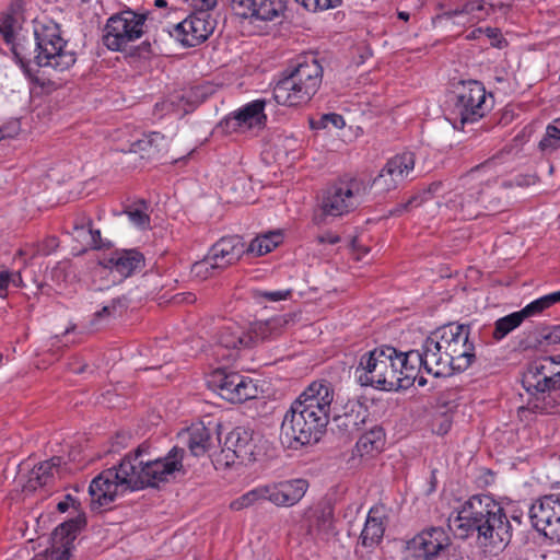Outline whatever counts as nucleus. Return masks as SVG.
<instances>
[{"mask_svg": "<svg viewBox=\"0 0 560 560\" xmlns=\"http://www.w3.org/2000/svg\"><path fill=\"white\" fill-rule=\"evenodd\" d=\"M148 450V445H139L133 453L125 455L118 466L95 477L89 487L92 504L106 506L127 490L155 486L182 469L183 448L174 446L163 458H152Z\"/></svg>", "mask_w": 560, "mask_h": 560, "instance_id": "obj_1", "label": "nucleus"}, {"mask_svg": "<svg viewBox=\"0 0 560 560\" xmlns=\"http://www.w3.org/2000/svg\"><path fill=\"white\" fill-rule=\"evenodd\" d=\"M467 325L451 323L433 330L421 349L408 353L418 354L416 381L420 387L427 384L422 372L435 377L466 371L475 360V345L469 339Z\"/></svg>", "mask_w": 560, "mask_h": 560, "instance_id": "obj_2", "label": "nucleus"}, {"mask_svg": "<svg viewBox=\"0 0 560 560\" xmlns=\"http://www.w3.org/2000/svg\"><path fill=\"white\" fill-rule=\"evenodd\" d=\"M447 521L457 537L476 534L477 541L485 547L502 548L512 538V526L503 506L488 494L472 495Z\"/></svg>", "mask_w": 560, "mask_h": 560, "instance_id": "obj_3", "label": "nucleus"}, {"mask_svg": "<svg viewBox=\"0 0 560 560\" xmlns=\"http://www.w3.org/2000/svg\"><path fill=\"white\" fill-rule=\"evenodd\" d=\"M418 354L382 346L362 353L354 368L355 381L365 387L394 392L415 385Z\"/></svg>", "mask_w": 560, "mask_h": 560, "instance_id": "obj_4", "label": "nucleus"}, {"mask_svg": "<svg viewBox=\"0 0 560 560\" xmlns=\"http://www.w3.org/2000/svg\"><path fill=\"white\" fill-rule=\"evenodd\" d=\"M522 385L527 393V400L517 410L520 417L526 412H557L560 407V354L530 362L523 373Z\"/></svg>", "mask_w": 560, "mask_h": 560, "instance_id": "obj_5", "label": "nucleus"}, {"mask_svg": "<svg viewBox=\"0 0 560 560\" xmlns=\"http://www.w3.org/2000/svg\"><path fill=\"white\" fill-rule=\"evenodd\" d=\"M323 81V67L313 55L300 58L288 75L273 88L275 101L283 106H302L317 93Z\"/></svg>", "mask_w": 560, "mask_h": 560, "instance_id": "obj_6", "label": "nucleus"}, {"mask_svg": "<svg viewBox=\"0 0 560 560\" xmlns=\"http://www.w3.org/2000/svg\"><path fill=\"white\" fill-rule=\"evenodd\" d=\"M498 163L495 159H489L483 163L470 168L463 177L467 189L463 192L453 194L446 201V207L455 212L462 220H470L479 214L477 205L481 201L485 186L497 184Z\"/></svg>", "mask_w": 560, "mask_h": 560, "instance_id": "obj_7", "label": "nucleus"}, {"mask_svg": "<svg viewBox=\"0 0 560 560\" xmlns=\"http://www.w3.org/2000/svg\"><path fill=\"white\" fill-rule=\"evenodd\" d=\"M34 37L37 67H50L57 71H66L75 63V52L67 49L68 43L61 36L60 26L54 21H35Z\"/></svg>", "mask_w": 560, "mask_h": 560, "instance_id": "obj_8", "label": "nucleus"}, {"mask_svg": "<svg viewBox=\"0 0 560 560\" xmlns=\"http://www.w3.org/2000/svg\"><path fill=\"white\" fill-rule=\"evenodd\" d=\"M326 427L324 420H318L292 402L281 423L280 442L287 448L300 450L318 442Z\"/></svg>", "mask_w": 560, "mask_h": 560, "instance_id": "obj_9", "label": "nucleus"}, {"mask_svg": "<svg viewBox=\"0 0 560 560\" xmlns=\"http://www.w3.org/2000/svg\"><path fill=\"white\" fill-rule=\"evenodd\" d=\"M368 186L363 179L345 176L331 184L324 192L320 210L326 217H342L361 203Z\"/></svg>", "mask_w": 560, "mask_h": 560, "instance_id": "obj_10", "label": "nucleus"}, {"mask_svg": "<svg viewBox=\"0 0 560 560\" xmlns=\"http://www.w3.org/2000/svg\"><path fill=\"white\" fill-rule=\"evenodd\" d=\"M266 441L259 433L244 427H237L225 438L217 462L231 466L238 459L241 463H253L265 454Z\"/></svg>", "mask_w": 560, "mask_h": 560, "instance_id": "obj_11", "label": "nucleus"}, {"mask_svg": "<svg viewBox=\"0 0 560 560\" xmlns=\"http://www.w3.org/2000/svg\"><path fill=\"white\" fill-rule=\"evenodd\" d=\"M492 95L485 85L476 80L463 81L458 88L454 110L462 128L483 118L493 106Z\"/></svg>", "mask_w": 560, "mask_h": 560, "instance_id": "obj_12", "label": "nucleus"}, {"mask_svg": "<svg viewBox=\"0 0 560 560\" xmlns=\"http://www.w3.org/2000/svg\"><path fill=\"white\" fill-rule=\"evenodd\" d=\"M145 16L131 10L121 11L110 16L104 30V45L114 51L126 49L129 43L143 34Z\"/></svg>", "mask_w": 560, "mask_h": 560, "instance_id": "obj_13", "label": "nucleus"}, {"mask_svg": "<svg viewBox=\"0 0 560 560\" xmlns=\"http://www.w3.org/2000/svg\"><path fill=\"white\" fill-rule=\"evenodd\" d=\"M209 383L223 399L233 404L244 402L258 395V387L250 377L224 369L213 371Z\"/></svg>", "mask_w": 560, "mask_h": 560, "instance_id": "obj_14", "label": "nucleus"}, {"mask_svg": "<svg viewBox=\"0 0 560 560\" xmlns=\"http://www.w3.org/2000/svg\"><path fill=\"white\" fill-rule=\"evenodd\" d=\"M217 25L212 14L190 13L182 22L168 30L171 37L185 47H195L206 42L214 32Z\"/></svg>", "mask_w": 560, "mask_h": 560, "instance_id": "obj_15", "label": "nucleus"}, {"mask_svg": "<svg viewBox=\"0 0 560 560\" xmlns=\"http://www.w3.org/2000/svg\"><path fill=\"white\" fill-rule=\"evenodd\" d=\"M451 545L443 527H428L407 541L406 551L412 560H433Z\"/></svg>", "mask_w": 560, "mask_h": 560, "instance_id": "obj_16", "label": "nucleus"}, {"mask_svg": "<svg viewBox=\"0 0 560 560\" xmlns=\"http://www.w3.org/2000/svg\"><path fill=\"white\" fill-rule=\"evenodd\" d=\"M84 525L85 520L82 517L60 524L54 530L51 548L36 555L32 560H69L77 534Z\"/></svg>", "mask_w": 560, "mask_h": 560, "instance_id": "obj_17", "label": "nucleus"}, {"mask_svg": "<svg viewBox=\"0 0 560 560\" xmlns=\"http://www.w3.org/2000/svg\"><path fill=\"white\" fill-rule=\"evenodd\" d=\"M234 13L243 19L272 21L283 14L284 0H231Z\"/></svg>", "mask_w": 560, "mask_h": 560, "instance_id": "obj_18", "label": "nucleus"}, {"mask_svg": "<svg viewBox=\"0 0 560 560\" xmlns=\"http://www.w3.org/2000/svg\"><path fill=\"white\" fill-rule=\"evenodd\" d=\"M246 253V244L238 235L219 238L208 250L209 259L222 271L235 265Z\"/></svg>", "mask_w": 560, "mask_h": 560, "instance_id": "obj_19", "label": "nucleus"}, {"mask_svg": "<svg viewBox=\"0 0 560 560\" xmlns=\"http://www.w3.org/2000/svg\"><path fill=\"white\" fill-rule=\"evenodd\" d=\"M267 501L277 506H293L305 495L308 482L305 479H291L265 485Z\"/></svg>", "mask_w": 560, "mask_h": 560, "instance_id": "obj_20", "label": "nucleus"}, {"mask_svg": "<svg viewBox=\"0 0 560 560\" xmlns=\"http://www.w3.org/2000/svg\"><path fill=\"white\" fill-rule=\"evenodd\" d=\"M267 104L268 101L265 98L254 100L236 110L228 119V124H233L235 129H261L267 124V115L265 114Z\"/></svg>", "mask_w": 560, "mask_h": 560, "instance_id": "obj_21", "label": "nucleus"}, {"mask_svg": "<svg viewBox=\"0 0 560 560\" xmlns=\"http://www.w3.org/2000/svg\"><path fill=\"white\" fill-rule=\"evenodd\" d=\"M105 267L121 278H128L144 267V256L138 249H116L105 261Z\"/></svg>", "mask_w": 560, "mask_h": 560, "instance_id": "obj_22", "label": "nucleus"}, {"mask_svg": "<svg viewBox=\"0 0 560 560\" xmlns=\"http://www.w3.org/2000/svg\"><path fill=\"white\" fill-rule=\"evenodd\" d=\"M493 11L494 5L485 0H466L460 7L448 11L446 15L455 24L465 26L475 25L486 20Z\"/></svg>", "mask_w": 560, "mask_h": 560, "instance_id": "obj_23", "label": "nucleus"}, {"mask_svg": "<svg viewBox=\"0 0 560 560\" xmlns=\"http://www.w3.org/2000/svg\"><path fill=\"white\" fill-rule=\"evenodd\" d=\"M528 515L533 527L541 533L560 515V495L550 494L536 500L530 505Z\"/></svg>", "mask_w": 560, "mask_h": 560, "instance_id": "obj_24", "label": "nucleus"}, {"mask_svg": "<svg viewBox=\"0 0 560 560\" xmlns=\"http://www.w3.org/2000/svg\"><path fill=\"white\" fill-rule=\"evenodd\" d=\"M167 139L158 131H151L142 138L131 141L127 147L118 148L124 153H137L141 159H155L167 149Z\"/></svg>", "mask_w": 560, "mask_h": 560, "instance_id": "obj_25", "label": "nucleus"}, {"mask_svg": "<svg viewBox=\"0 0 560 560\" xmlns=\"http://www.w3.org/2000/svg\"><path fill=\"white\" fill-rule=\"evenodd\" d=\"M386 515L383 506H372L368 513L359 544L365 548L376 547L383 539Z\"/></svg>", "mask_w": 560, "mask_h": 560, "instance_id": "obj_26", "label": "nucleus"}, {"mask_svg": "<svg viewBox=\"0 0 560 560\" xmlns=\"http://www.w3.org/2000/svg\"><path fill=\"white\" fill-rule=\"evenodd\" d=\"M62 463L61 457H51L36 465L27 476V480L23 486V490L27 492L36 491L38 488L50 485Z\"/></svg>", "mask_w": 560, "mask_h": 560, "instance_id": "obj_27", "label": "nucleus"}, {"mask_svg": "<svg viewBox=\"0 0 560 560\" xmlns=\"http://www.w3.org/2000/svg\"><path fill=\"white\" fill-rule=\"evenodd\" d=\"M178 441L188 447L194 456L206 454L211 444V432L202 423H192L190 427L178 433Z\"/></svg>", "mask_w": 560, "mask_h": 560, "instance_id": "obj_28", "label": "nucleus"}, {"mask_svg": "<svg viewBox=\"0 0 560 560\" xmlns=\"http://www.w3.org/2000/svg\"><path fill=\"white\" fill-rule=\"evenodd\" d=\"M219 346L225 349H241L252 347V339L247 337L246 329L235 322L225 323L217 335Z\"/></svg>", "mask_w": 560, "mask_h": 560, "instance_id": "obj_29", "label": "nucleus"}, {"mask_svg": "<svg viewBox=\"0 0 560 560\" xmlns=\"http://www.w3.org/2000/svg\"><path fill=\"white\" fill-rule=\"evenodd\" d=\"M343 413L335 416L339 427L348 431L360 430L369 418V410L359 400H349L343 407Z\"/></svg>", "mask_w": 560, "mask_h": 560, "instance_id": "obj_30", "label": "nucleus"}, {"mask_svg": "<svg viewBox=\"0 0 560 560\" xmlns=\"http://www.w3.org/2000/svg\"><path fill=\"white\" fill-rule=\"evenodd\" d=\"M287 320L282 316H275L266 320H256L246 329L247 337L252 339V346L268 338L278 336Z\"/></svg>", "mask_w": 560, "mask_h": 560, "instance_id": "obj_31", "label": "nucleus"}, {"mask_svg": "<svg viewBox=\"0 0 560 560\" xmlns=\"http://www.w3.org/2000/svg\"><path fill=\"white\" fill-rule=\"evenodd\" d=\"M295 400L313 402L325 408H331L334 389L329 383L317 381L311 383Z\"/></svg>", "mask_w": 560, "mask_h": 560, "instance_id": "obj_32", "label": "nucleus"}, {"mask_svg": "<svg viewBox=\"0 0 560 560\" xmlns=\"http://www.w3.org/2000/svg\"><path fill=\"white\" fill-rule=\"evenodd\" d=\"M416 156L413 152L405 151L392 156L385 163V167L392 176L401 185L413 172Z\"/></svg>", "mask_w": 560, "mask_h": 560, "instance_id": "obj_33", "label": "nucleus"}, {"mask_svg": "<svg viewBox=\"0 0 560 560\" xmlns=\"http://www.w3.org/2000/svg\"><path fill=\"white\" fill-rule=\"evenodd\" d=\"M384 443V430L375 425L359 438L355 444V454L360 457L374 456L383 450Z\"/></svg>", "mask_w": 560, "mask_h": 560, "instance_id": "obj_34", "label": "nucleus"}, {"mask_svg": "<svg viewBox=\"0 0 560 560\" xmlns=\"http://www.w3.org/2000/svg\"><path fill=\"white\" fill-rule=\"evenodd\" d=\"M305 523L311 536L324 537L331 530L332 517L330 512L315 508L305 512Z\"/></svg>", "mask_w": 560, "mask_h": 560, "instance_id": "obj_35", "label": "nucleus"}, {"mask_svg": "<svg viewBox=\"0 0 560 560\" xmlns=\"http://www.w3.org/2000/svg\"><path fill=\"white\" fill-rule=\"evenodd\" d=\"M150 203L145 200H137L128 205L124 211L129 223L140 231L151 229Z\"/></svg>", "mask_w": 560, "mask_h": 560, "instance_id": "obj_36", "label": "nucleus"}, {"mask_svg": "<svg viewBox=\"0 0 560 560\" xmlns=\"http://www.w3.org/2000/svg\"><path fill=\"white\" fill-rule=\"evenodd\" d=\"M281 242L282 234L278 231L258 235L246 246V253L264 256L272 252Z\"/></svg>", "mask_w": 560, "mask_h": 560, "instance_id": "obj_37", "label": "nucleus"}, {"mask_svg": "<svg viewBox=\"0 0 560 560\" xmlns=\"http://www.w3.org/2000/svg\"><path fill=\"white\" fill-rule=\"evenodd\" d=\"M59 246V240L56 236H47L36 245H25L20 248L16 256L26 259H33L36 256H48L52 254Z\"/></svg>", "mask_w": 560, "mask_h": 560, "instance_id": "obj_38", "label": "nucleus"}, {"mask_svg": "<svg viewBox=\"0 0 560 560\" xmlns=\"http://www.w3.org/2000/svg\"><path fill=\"white\" fill-rule=\"evenodd\" d=\"M524 322L521 311L511 313L494 322V329L492 332L493 339L500 341L505 338L511 331L516 329Z\"/></svg>", "mask_w": 560, "mask_h": 560, "instance_id": "obj_39", "label": "nucleus"}, {"mask_svg": "<svg viewBox=\"0 0 560 560\" xmlns=\"http://www.w3.org/2000/svg\"><path fill=\"white\" fill-rule=\"evenodd\" d=\"M266 488L265 486H258L246 493L242 494L237 499L233 500L230 504V508L233 511H241L243 509H247L256 503L267 501L266 497Z\"/></svg>", "mask_w": 560, "mask_h": 560, "instance_id": "obj_40", "label": "nucleus"}, {"mask_svg": "<svg viewBox=\"0 0 560 560\" xmlns=\"http://www.w3.org/2000/svg\"><path fill=\"white\" fill-rule=\"evenodd\" d=\"M538 149L542 154H551L560 149V130L553 121L547 125Z\"/></svg>", "mask_w": 560, "mask_h": 560, "instance_id": "obj_41", "label": "nucleus"}, {"mask_svg": "<svg viewBox=\"0 0 560 560\" xmlns=\"http://www.w3.org/2000/svg\"><path fill=\"white\" fill-rule=\"evenodd\" d=\"M222 270L214 266L213 260L209 259L207 254L201 260L196 261L190 269L191 276L198 280H207Z\"/></svg>", "mask_w": 560, "mask_h": 560, "instance_id": "obj_42", "label": "nucleus"}, {"mask_svg": "<svg viewBox=\"0 0 560 560\" xmlns=\"http://www.w3.org/2000/svg\"><path fill=\"white\" fill-rule=\"evenodd\" d=\"M400 185L396 179L392 176V174L387 171L385 166L380 171L378 175L373 178L371 183V189H373L377 194H385L392 190H395Z\"/></svg>", "mask_w": 560, "mask_h": 560, "instance_id": "obj_43", "label": "nucleus"}, {"mask_svg": "<svg viewBox=\"0 0 560 560\" xmlns=\"http://www.w3.org/2000/svg\"><path fill=\"white\" fill-rule=\"evenodd\" d=\"M91 219L89 218H80L74 221L72 235L73 238L81 243L82 249H90V233H91Z\"/></svg>", "mask_w": 560, "mask_h": 560, "instance_id": "obj_44", "label": "nucleus"}, {"mask_svg": "<svg viewBox=\"0 0 560 560\" xmlns=\"http://www.w3.org/2000/svg\"><path fill=\"white\" fill-rule=\"evenodd\" d=\"M552 306L549 294L542 295L521 310L524 319L538 316Z\"/></svg>", "mask_w": 560, "mask_h": 560, "instance_id": "obj_45", "label": "nucleus"}, {"mask_svg": "<svg viewBox=\"0 0 560 560\" xmlns=\"http://www.w3.org/2000/svg\"><path fill=\"white\" fill-rule=\"evenodd\" d=\"M21 271H11L9 269H0V298L5 299L8 296V290L10 284L19 288L22 284Z\"/></svg>", "mask_w": 560, "mask_h": 560, "instance_id": "obj_46", "label": "nucleus"}, {"mask_svg": "<svg viewBox=\"0 0 560 560\" xmlns=\"http://www.w3.org/2000/svg\"><path fill=\"white\" fill-rule=\"evenodd\" d=\"M294 404L302 408L303 411L311 413L313 417H316L318 420H324V423L327 425L329 423L330 408L320 407L318 405H314L313 402H306L301 400H294Z\"/></svg>", "mask_w": 560, "mask_h": 560, "instance_id": "obj_47", "label": "nucleus"}, {"mask_svg": "<svg viewBox=\"0 0 560 560\" xmlns=\"http://www.w3.org/2000/svg\"><path fill=\"white\" fill-rule=\"evenodd\" d=\"M11 51H12V56H13V60L14 62L22 69L23 73L32 81H36V78H35V73H34V70L33 68L31 67V61L25 59L21 52L19 51V47L18 45H15L14 43L12 44V47H11Z\"/></svg>", "mask_w": 560, "mask_h": 560, "instance_id": "obj_48", "label": "nucleus"}, {"mask_svg": "<svg viewBox=\"0 0 560 560\" xmlns=\"http://www.w3.org/2000/svg\"><path fill=\"white\" fill-rule=\"evenodd\" d=\"M0 34L7 44H13L15 39L14 34V19L12 15L7 14L0 18Z\"/></svg>", "mask_w": 560, "mask_h": 560, "instance_id": "obj_49", "label": "nucleus"}, {"mask_svg": "<svg viewBox=\"0 0 560 560\" xmlns=\"http://www.w3.org/2000/svg\"><path fill=\"white\" fill-rule=\"evenodd\" d=\"M291 295H292L291 289L275 290V291H257L255 293L256 298H262L270 302L284 301V300H288L289 298H291Z\"/></svg>", "mask_w": 560, "mask_h": 560, "instance_id": "obj_50", "label": "nucleus"}, {"mask_svg": "<svg viewBox=\"0 0 560 560\" xmlns=\"http://www.w3.org/2000/svg\"><path fill=\"white\" fill-rule=\"evenodd\" d=\"M217 3L218 0H190V5L194 9L192 13L211 14Z\"/></svg>", "mask_w": 560, "mask_h": 560, "instance_id": "obj_51", "label": "nucleus"}, {"mask_svg": "<svg viewBox=\"0 0 560 560\" xmlns=\"http://www.w3.org/2000/svg\"><path fill=\"white\" fill-rule=\"evenodd\" d=\"M541 533L551 541L560 542V515L552 520Z\"/></svg>", "mask_w": 560, "mask_h": 560, "instance_id": "obj_52", "label": "nucleus"}, {"mask_svg": "<svg viewBox=\"0 0 560 560\" xmlns=\"http://www.w3.org/2000/svg\"><path fill=\"white\" fill-rule=\"evenodd\" d=\"M312 3H308L312 12L324 11L328 9H332L338 7L341 3V0H312Z\"/></svg>", "mask_w": 560, "mask_h": 560, "instance_id": "obj_53", "label": "nucleus"}, {"mask_svg": "<svg viewBox=\"0 0 560 560\" xmlns=\"http://www.w3.org/2000/svg\"><path fill=\"white\" fill-rule=\"evenodd\" d=\"M90 249H101L105 246V243L102 238L101 231L93 229V224L91 223V233H90Z\"/></svg>", "mask_w": 560, "mask_h": 560, "instance_id": "obj_54", "label": "nucleus"}, {"mask_svg": "<svg viewBox=\"0 0 560 560\" xmlns=\"http://www.w3.org/2000/svg\"><path fill=\"white\" fill-rule=\"evenodd\" d=\"M323 119L327 122L332 124L337 128H341L345 126V120L342 116L335 113L324 115Z\"/></svg>", "mask_w": 560, "mask_h": 560, "instance_id": "obj_55", "label": "nucleus"}, {"mask_svg": "<svg viewBox=\"0 0 560 560\" xmlns=\"http://www.w3.org/2000/svg\"><path fill=\"white\" fill-rule=\"evenodd\" d=\"M88 368H89L88 364L82 363L78 358H74L69 363V369L74 374H82L88 370Z\"/></svg>", "mask_w": 560, "mask_h": 560, "instance_id": "obj_56", "label": "nucleus"}, {"mask_svg": "<svg viewBox=\"0 0 560 560\" xmlns=\"http://www.w3.org/2000/svg\"><path fill=\"white\" fill-rule=\"evenodd\" d=\"M317 241L320 244L328 243V244L335 245L340 242V236L337 234H334V233H325V234L318 235Z\"/></svg>", "mask_w": 560, "mask_h": 560, "instance_id": "obj_57", "label": "nucleus"}, {"mask_svg": "<svg viewBox=\"0 0 560 560\" xmlns=\"http://www.w3.org/2000/svg\"><path fill=\"white\" fill-rule=\"evenodd\" d=\"M75 503V500L70 495L68 494L63 501H60L58 504H57V509L59 512L61 513H65L69 510V508L71 505H74Z\"/></svg>", "mask_w": 560, "mask_h": 560, "instance_id": "obj_58", "label": "nucleus"}, {"mask_svg": "<svg viewBox=\"0 0 560 560\" xmlns=\"http://www.w3.org/2000/svg\"><path fill=\"white\" fill-rule=\"evenodd\" d=\"M549 339L552 342H559L560 343V325H557L552 328V330L549 334Z\"/></svg>", "mask_w": 560, "mask_h": 560, "instance_id": "obj_59", "label": "nucleus"}, {"mask_svg": "<svg viewBox=\"0 0 560 560\" xmlns=\"http://www.w3.org/2000/svg\"><path fill=\"white\" fill-rule=\"evenodd\" d=\"M196 295L191 292H186V293H183V299L180 300L182 302H185L187 304H192L196 302Z\"/></svg>", "mask_w": 560, "mask_h": 560, "instance_id": "obj_60", "label": "nucleus"}, {"mask_svg": "<svg viewBox=\"0 0 560 560\" xmlns=\"http://www.w3.org/2000/svg\"><path fill=\"white\" fill-rule=\"evenodd\" d=\"M486 34L489 38H493V39H497L498 37L501 36V33L498 28H491V27L486 28Z\"/></svg>", "mask_w": 560, "mask_h": 560, "instance_id": "obj_61", "label": "nucleus"}, {"mask_svg": "<svg viewBox=\"0 0 560 560\" xmlns=\"http://www.w3.org/2000/svg\"><path fill=\"white\" fill-rule=\"evenodd\" d=\"M549 298L552 305L560 303V290L549 293Z\"/></svg>", "mask_w": 560, "mask_h": 560, "instance_id": "obj_62", "label": "nucleus"}, {"mask_svg": "<svg viewBox=\"0 0 560 560\" xmlns=\"http://www.w3.org/2000/svg\"><path fill=\"white\" fill-rule=\"evenodd\" d=\"M296 3L303 5L307 11H311V7L308 3H312V0H294Z\"/></svg>", "mask_w": 560, "mask_h": 560, "instance_id": "obj_63", "label": "nucleus"}, {"mask_svg": "<svg viewBox=\"0 0 560 560\" xmlns=\"http://www.w3.org/2000/svg\"><path fill=\"white\" fill-rule=\"evenodd\" d=\"M155 7L163 8L166 7L167 2L166 0H154Z\"/></svg>", "mask_w": 560, "mask_h": 560, "instance_id": "obj_64", "label": "nucleus"}]
</instances>
